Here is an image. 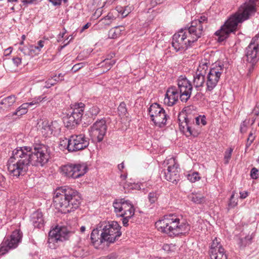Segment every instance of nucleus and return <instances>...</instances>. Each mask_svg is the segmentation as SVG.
Returning a JSON list of instances; mask_svg holds the SVG:
<instances>
[{
    "mask_svg": "<svg viewBox=\"0 0 259 259\" xmlns=\"http://www.w3.org/2000/svg\"><path fill=\"white\" fill-rule=\"evenodd\" d=\"M50 158L49 147L42 143L14 149L7 162L9 174L16 178L24 175L30 165L43 166Z\"/></svg>",
    "mask_w": 259,
    "mask_h": 259,
    "instance_id": "f257e3e1",
    "label": "nucleus"
},
{
    "mask_svg": "<svg viewBox=\"0 0 259 259\" xmlns=\"http://www.w3.org/2000/svg\"><path fill=\"white\" fill-rule=\"evenodd\" d=\"M258 0H247L241 5L238 10L226 21L221 28L215 32L219 41L227 38L230 34L235 32L239 24L249 19L256 12V3Z\"/></svg>",
    "mask_w": 259,
    "mask_h": 259,
    "instance_id": "f03ea898",
    "label": "nucleus"
},
{
    "mask_svg": "<svg viewBox=\"0 0 259 259\" xmlns=\"http://www.w3.org/2000/svg\"><path fill=\"white\" fill-rule=\"evenodd\" d=\"M78 192L68 186L57 189L54 192L53 203L56 209L66 213L77 209L80 204Z\"/></svg>",
    "mask_w": 259,
    "mask_h": 259,
    "instance_id": "7ed1b4c3",
    "label": "nucleus"
},
{
    "mask_svg": "<svg viewBox=\"0 0 259 259\" xmlns=\"http://www.w3.org/2000/svg\"><path fill=\"white\" fill-rule=\"evenodd\" d=\"M155 225L159 231L170 237L186 234L190 230V226L186 221L174 214L164 215L162 219L157 221Z\"/></svg>",
    "mask_w": 259,
    "mask_h": 259,
    "instance_id": "20e7f679",
    "label": "nucleus"
},
{
    "mask_svg": "<svg viewBox=\"0 0 259 259\" xmlns=\"http://www.w3.org/2000/svg\"><path fill=\"white\" fill-rule=\"evenodd\" d=\"M207 18L202 16L198 19L191 21L190 26L183 29L188 35L189 41L192 44L200 38L204 32V27L206 26Z\"/></svg>",
    "mask_w": 259,
    "mask_h": 259,
    "instance_id": "39448f33",
    "label": "nucleus"
},
{
    "mask_svg": "<svg viewBox=\"0 0 259 259\" xmlns=\"http://www.w3.org/2000/svg\"><path fill=\"white\" fill-rule=\"evenodd\" d=\"M71 234V231L66 226H56L49 233V247L52 249L56 248L61 242L68 239Z\"/></svg>",
    "mask_w": 259,
    "mask_h": 259,
    "instance_id": "423d86ee",
    "label": "nucleus"
},
{
    "mask_svg": "<svg viewBox=\"0 0 259 259\" xmlns=\"http://www.w3.org/2000/svg\"><path fill=\"white\" fill-rule=\"evenodd\" d=\"M85 104L82 102L75 103L71 107V111L64 117V121L68 127H72L79 124L83 119Z\"/></svg>",
    "mask_w": 259,
    "mask_h": 259,
    "instance_id": "0eeeda50",
    "label": "nucleus"
},
{
    "mask_svg": "<svg viewBox=\"0 0 259 259\" xmlns=\"http://www.w3.org/2000/svg\"><path fill=\"white\" fill-rule=\"evenodd\" d=\"M100 228L102 231V239H104L107 243H114L121 235V226L117 222L105 224L102 228V227Z\"/></svg>",
    "mask_w": 259,
    "mask_h": 259,
    "instance_id": "6e6552de",
    "label": "nucleus"
},
{
    "mask_svg": "<svg viewBox=\"0 0 259 259\" xmlns=\"http://www.w3.org/2000/svg\"><path fill=\"white\" fill-rule=\"evenodd\" d=\"M114 211L117 216L132 217L135 214L134 206L132 203L125 198L116 199L113 203Z\"/></svg>",
    "mask_w": 259,
    "mask_h": 259,
    "instance_id": "1a4fd4ad",
    "label": "nucleus"
},
{
    "mask_svg": "<svg viewBox=\"0 0 259 259\" xmlns=\"http://www.w3.org/2000/svg\"><path fill=\"white\" fill-rule=\"evenodd\" d=\"M223 71L224 65L220 63L215 64L210 69L206 80V91L211 92L217 86Z\"/></svg>",
    "mask_w": 259,
    "mask_h": 259,
    "instance_id": "9d476101",
    "label": "nucleus"
},
{
    "mask_svg": "<svg viewBox=\"0 0 259 259\" xmlns=\"http://www.w3.org/2000/svg\"><path fill=\"white\" fill-rule=\"evenodd\" d=\"M63 175L68 178L73 179L79 178L83 176L88 170L86 164H66L61 166Z\"/></svg>",
    "mask_w": 259,
    "mask_h": 259,
    "instance_id": "9b49d317",
    "label": "nucleus"
},
{
    "mask_svg": "<svg viewBox=\"0 0 259 259\" xmlns=\"http://www.w3.org/2000/svg\"><path fill=\"white\" fill-rule=\"evenodd\" d=\"M148 110L151 119L155 125L162 127L166 124L167 116L165 110L159 104H152Z\"/></svg>",
    "mask_w": 259,
    "mask_h": 259,
    "instance_id": "f8f14e48",
    "label": "nucleus"
},
{
    "mask_svg": "<svg viewBox=\"0 0 259 259\" xmlns=\"http://www.w3.org/2000/svg\"><path fill=\"white\" fill-rule=\"evenodd\" d=\"M189 41L186 32L181 29L173 35L172 46L176 52L184 51L192 46V42Z\"/></svg>",
    "mask_w": 259,
    "mask_h": 259,
    "instance_id": "ddd939ff",
    "label": "nucleus"
},
{
    "mask_svg": "<svg viewBox=\"0 0 259 259\" xmlns=\"http://www.w3.org/2000/svg\"><path fill=\"white\" fill-rule=\"evenodd\" d=\"M22 233L19 230L14 231L10 238H5L0 246V255L6 254L11 249L15 248L20 242Z\"/></svg>",
    "mask_w": 259,
    "mask_h": 259,
    "instance_id": "4468645a",
    "label": "nucleus"
},
{
    "mask_svg": "<svg viewBox=\"0 0 259 259\" xmlns=\"http://www.w3.org/2000/svg\"><path fill=\"white\" fill-rule=\"evenodd\" d=\"M177 89L180 94V99L183 102H186L190 98L192 91L191 82L184 76H180L177 80Z\"/></svg>",
    "mask_w": 259,
    "mask_h": 259,
    "instance_id": "2eb2a0df",
    "label": "nucleus"
},
{
    "mask_svg": "<svg viewBox=\"0 0 259 259\" xmlns=\"http://www.w3.org/2000/svg\"><path fill=\"white\" fill-rule=\"evenodd\" d=\"M106 121L104 118L97 120L90 128V136L101 142L107 131Z\"/></svg>",
    "mask_w": 259,
    "mask_h": 259,
    "instance_id": "dca6fc26",
    "label": "nucleus"
},
{
    "mask_svg": "<svg viewBox=\"0 0 259 259\" xmlns=\"http://www.w3.org/2000/svg\"><path fill=\"white\" fill-rule=\"evenodd\" d=\"M206 60L201 61L193 76V84L197 91H200L205 81V75L208 69Z\"/></svg>",
    "mask_w": 259,
    "mask_h": 259,
    "instance_id": "f3484780",
    "label": "nucleus"
},
{
    "mask_svg": "<svg viewBox=\"0 0 259 259\" xmlns=\"http://www.w3.org/2000/svg\"><path fill=\"white\" fill-rule=\"evenodd\" d=\"M70 152H75L84 149L89 145V139L84 135L70 136Z\"/></svg>",
    "mask_w": 259,
    "mask_h": 259,
    "instance_id": "a211bd4d",
    "label": "nucleus"
},
{
    "mask_svg": "<svg viewBox=\"0 0 259 259\" xmlns=\"http://www.w3.org/2000/svg\"><path fill=\"white\" fill-rule=\"evenodd\" d=\"M172 164L167 167L166 171H164L165 179L172 183H177L181 179L180 175V168L175 159L171 158Z\"/></svg>",
    "mask_w": 259,
    "mask_h": 259,
    "instance_id": "6ab92c4d",
    "label": "nucleus"
},
{
    "mask_svg": "<svg viewBox=\"0 0 259 259\" xmlns=\"http://www.w3.org/2000/svg\"><path fill=\"white\" fill-rule=\"evenodd\" d=\"M180 94L176 87L168 88L165 95L164 103L168 106H172L178 101Z\"/></svg>",
    "mask_w": 259,
    "mask_h": 259,
    "instance_id": "aec40b11",
    "label": "nucleus"
},
{
    "mask_svg": "<svg viewBox=\"0 0 259 259\" xmlns=\"http://www.w3.org/2000/svg\"><path fill=\"white\" fill-rule=\"evenodd\" d=\"M245 56L247 62L255 65L259 60V49L249 44L245 49Z\"/></svg>",
    "mask_w": 259,
    "mask_h": 259,
    "instance_id": "412c9836",
    "label": "nucleus"
},
{
    "mask_svg": "<svg viewBox=\"0 0 259 259\" xmlns=\"http://www.w3.org/2000/svg\"><path fill=\"white\" fill-rule=\"evenodd\" d=\"M183 120L181 121V116L179 117V126L180 130L185 132L186 129V132L188 133L187 134V136H196V133L193 131L192 128V124H194V119H191L188 117V116H183Z\"/></svg>",
    "mask_w": 259,
    "mask_h": 259,
    "instance_id": "4be33fe9",
    "label": "nucleus"
},
{
    "mask_svg": "<svg viewBox=\"0 0 259 259\" xmlns=\"http://www.w3.org/2000/svg\"><path fill=\"white\" fill-rule=\"evenodd\" d=\"M59 128V124L56 121L50 122L45 120L41 122V133L46 137L50 136L53 132L56 131Z\"/></svg>",
    "mask_w": 259,
    "mask_h": 259,
    "instance_id": "5701e85b",
    "label": "nucleus"
},
{
    "mask_svg": "<svg viewBox=\"0 0 259 259\" xmlns=\"http://www.w3.org/2000/svg\"><path fill=\"white\" fill-rule=\"evenodd\" d=\"M100 111L101 109L97 105L90 106L86 109L83 116V120L88 123L93 122Z\"/></svg>",
    "mask_w": 259,
    "mask_h": 259,
    "instance_id": "b1692460",
    "label": "nucleus"
},
{
    "mask_svg": "<svg viewBox=\"0 0 259 259\" xmlns=\"http://www.w3.org/2000/svg\"><path fill=\"white\" fill-rule=\"evenodd\" d=\"M30 222L35 228H41L44 225L42 213L39 210L33 212L30 216Z\"/></svg>",
    "mask_w": 259,
    "mask_h": 259,
    "instance_id": "393cba45",
    "label": "nucleus"
},
{
    "mask_svg": "<svg viewBox=\"0 0 259 259\" xmlns=\"http://www.w3.org/2000/svg\"><path fill=\"white\" fill-rule=\"evenodd\" d=\"M45 99L46 97L39 96L33 99L31 102L22 104L20 107L18 108V111L20 112V114L22 115L26 114L28 111L29 107L32 106L33 105H36L40 102L44 100H46Z\"/></svg>",
    "mask_w": 259,
    "mask_h": 259,
    "instance_id": "a878e982",
    "label": "nucleus"
},
{
    "mask_svg": "<svg viewBox=\"0 0 259 259\" xmlns=\"http://www.w3.org/2000/svg\"><path fill=\"white\" fill-rule=\"evenodd\" d=\"M91 240L92 244L97 248L102 243L105 242L104 239H102V231L101 229H94L91 234Z\"/></svg>",
    "mask_w": 259,
    "mask_h": 259,
    "instance_id": "bb28decb",
    "label": "nucleus"
},
{
    "mask_svg": "<svg viewBox=\"0 0 259 259\" xmlns=\"http://www.w3.org/2000/svg\"><path fill=\"white\" fill-rule=\"evenodd\" d=\"M16 101V97L15 95H11L6 98H3L0 101V105L3 106L1 109L6 110L7 111L10 110L12 106Z\"/></svg>",
    "mask_w": 259,
    "mask_h": 259,
    "instance_id": "cd10ccee",
    "label": "nucleus"
},
{
    "mask_svg": "<svg viewBox=\"0 0 259 259\" xmlns=\"http://www.w3.org/2000/svg\"><path fill=\"white\" fill-rule=\"evenodd\" d=\"M220 239L215 238L213 240L209 250V255L218 253V252H225L224 248L220 243Z\"/></svg>",
    "mask_w": 259,
    "mask_h": 259,
    "instance_id": "c85d7f7f",
    "label": "nucleus"
},
{
    "mask_svg": "<svg viewBox=\"0 0 259 259\" xmlns=\"http://www.w3.org/2000/svg\"><path fill=\"white\" fill-rule=\"evenodd\" d=\"M190 199L194 203L201 204L205 202V197L199 193H192L189 196Z\"/></svg>",
    "mask_w": 259,
    "mask_h": 259,
    "instance_id": "c756f323",
    "label": "nucleus"
},
{
    "mask_svg": "<svg viewBox=\"0 0 259 259\" xmlns=\"http://www.w3.org/2000/svg\"><path fill=\"white\" fill-rule=\"evenodd\" d=\"M252 238L250 236H246L244 238H240L238 243L241 249H244L246 246L251 243Z\"/></svg>",
    "mask_w": 259,
    "mask_h": 259,
    "instance_id": "7c9ffc66",
    "label": "nucleus"
},
{
    "mask_svg": "<svg viewBox=\"0 0 259 259\" xmlns=\"http://www.w3.org/2000/svg\"><path fill=\"white\" fill-rule=\"evenodd\" d=\"M121 31L119 26H116L110 29L108 32L109 38L112 39L117 38L120 36Z\"/></svg>",
    "mask_w": 259,
    "mask_h": 259,
    "instance_id": "2f4dec72",
    "label": "nucleus"
},
{
    "mask_svg": "<svg viewBox=\"0 0 259 259\" xmlns=\"http://www.w3.org/2000/svg\"><path fill=\"white\" fill-rule=\"evenodd\" d=\"M70 143V137L69 138H64L63 139H61L59 143L60 148L61 149H67L68 151L70 152V146L71 145Z\"/></svg>",
    "mask_w": 259,
    "mask_h": 259,
    "instance_id": "473e14b6",
    "label": "nucleus"
},
{
    "mask_svg": "<svg viewBox=\"0 0 259 259\" xmlns=\"http://www.w3.org/2000/svg\"><path fill=\"white\" fill-rule=\"evenodd\" d=\"M116 61L115 60H111L109 58L105 59L102 62L100 63L102 67L105 65L107 70L110 69L111 67L115 64Z\"/></svg>",
    "mask_w": 259,
    "mask_h": 259,
    "instance_id": "72a5a7b5",
    "label": "nucleus"
},
{
    "mask_svg": "<svg viewBox=\"0 0 259 259\" xmlns=\"http://www.w3.org/2000/svg\"><path fill=\"white\" fill-rule=\"evenodd\" d=\"M114 20V17L112 15H108L103 18H102L99 22L104 25L109 26L112 22Z\"/></svg>",
    "mask_w": 259,
    "mask_h": 259,
    "instance_id": "f704fd0d",
    "label": "nucleus"
},
{
    "mask_svg": "<svg viewBox=\"0 0 259 259\" xmlns=\"http://www.w3.org/2000/svg\"><path fill=\"white\" fill-rule=\"evenodd\" d=\"M187 179L192 183H194L200 180V177L197 172H193L187 175Z\"/></svg>",
    "mask_w": 259,
    "mask_h": 259,
    "instance_id": "c9c22d12",
    "label": "nucleus"
},
{
    "mask_svg": "<svg viewBox=\"0 0 259 259\" xmlns=\"http://www.w3.org/2000/svg\"><path fill=\"white\" fill-rule=\"evenodd\" d=\"M118 112L120 116H124L126 112L127 109L125 103L121 102L118 107Z\"/></svg>",
    "mask_w": 259,
    "mask_h": 259,
    "instance_id": "e433bc0d",
    "label": "nucleus"
},
{
    "mask_svg": "<svg viewBox=\"0 0 259 259\" xmlns=\"http://www.w3.org/2000/svg\"><path fill=\"white\" fill-rule=\"evenodd\" d=\"M211 259H228V256L225 252H221L210 255Z\"/></svg>",
    "mask_w": 259,
    "mask_h": 259,
    "instance_id": "4c0bfd02",
    "label": "nucleus"
},
{
    "mask_svg": "<svg viewBox=\"0 0 259 259\" xmlns=\"http://www.w3.org/2000/svg\"><path fill=\"white\" fill-rule=\"evenodd\" d=\"M158 196H159V195L156 192H150L148 194V199H149V202L151 203H155L157 201V200L158 198Z\"/></svg>",
    "mask_w": 259,
    "mask_h": 259,
    "instance_id": "58836bf2",
    "label": "nucleus"
},
{
    "mask_svg": "<svg viewBox=\"0 0 259 259\" xmlns=\"http://www.w3.org/2000/svg\"><path fill=\"white\" fill-rule=\"evenodd\" d=\"M194 119L197 125L201 124L202 125H205L206 124V118L204 116H197Z\"/></svg>",
    "mask_w": 259,
    "mask_h": 259,
    "instance_id": "ea45409f",
    "label": "nucleus"
},
{
    "mask_svg": "<svg viewBox=\"0 0 259 259\" xmlns=\"http://www.w3.org/2000/svg\"><path fill=\"white\" fill-rule=\"evenodd\" d=\"M57 82H59V80H56V78H55L54 76L52 77L46 82L45 87L46 88H50L55 84Z\"/></svg>",
    "mask_w": 259,
    "mask_h": 259,
    "instance_id": "a19ab883",
    "label": "nucleus"
},
{
    "mask_svg": "<svg viewBox=\"0 0 259 259\" xmlns=\"http://www.w3.org/2000/svg\"><path fill=\"white\" fill-rule=\"evenodd\" d=\"M232 152L233 149H232L231 148H229V149L225 151L224 155V160L225 164H228L229 163V161L231 157Z\"/></svg>",
    "mask_w": 259,
    "mask_h": 259,
    "instance_id": "79ce46f5",
    "label": "nucleus"
},
{
    "mask_svg": "<svg viewBox=\"0 0 259 259\" xmlns=\"http://www.w3.org/2000/svg\"><path fill=\"white\" fill-rule=\"evenodd\" d=\"M249 44L259 49V33L252 37Z\"/></svg>",
    "mask_w": 259,
    "mask_h": 259,
    "instance_id": "37998d69",
    "label": "nucleus"
},
{
    "mask_svg": "<svg viewBox=\"0 0 259 259\" xmlns=\"http://www.w3.org/2000/svg\"><path fill=\"white\" fill-rule=\"evenodd\" d=\"M162 248L164 251L167 252H171L174 251V249H175V245L172 244H165L163 245Z\"/></svg>",
    "mask_w": 259,
    "mask_h": 259,
    "instance_id": "c03bdc74",
    "label": "nucleus"
},
{
    "mask_svg": "<svg viewBox=\"0 0 259 259\" xmlns=\"http://www.w3.org/2000/svg\"><path fill=\"white\" fill-rule=\"evenodd\" d=\"M234 197V194L233 193L230 197V202L228 204V206L230 208H233L237 205V202L233 200Z\"/></svg>",
    "mask_w": 259,
    "mask_h": 259,
    "instance_id": "a18cd8bd",
    "label": "nucleus"
},
{
    "mask_svg": "<svg viewBox=\"0 0 259 259\" xmlns=\"http://www.w3.org/2000/svg\"><path fill=\"white\" fill-rule=\"evenodd\" d=\"M254 139V137L253 136L252 134H250L249 137L247 140V143L246 144V148H248L251 144L252 142Z\"/></svg>",
    "mask_w": 259,
    "mask_h": 259,
    "instance_id": "49530a36",
    "label": "nucleus"
},
{
    "mask_svg": "<svg viewBox=\"0 0 259 259\" xmlns=\"http://www.w3.org/2000/svg\"><path fill=\"white\" fill-rule=\"evenodd\" d=\"M258 170L255 167H253L251 169L250 171V176L253 179H256L257 178V172Z\"/></svg>",
    "mask_w": 259,
    "mask_h": 259,
    "instance_id": "de8ad7c7",
    "label": "nucleus"
},
{
    "mask_svg": "<svg viewBox=\"0 0 259 259\" xmlns=\"http://www.w3.org/2000/svg\"><path fill=\"white\" fill-rule=\"evenodd\" d=\"M83 65H84L83 63L76 64L72 67V70L73 71H74V72H76L77 70H78L79 69H80V68H81L83 66Z\"/></svg>",
    "mask_w": 259,
    "mask_h": 259,
    "instance_id": "09e8293b",
    "label": "nucleus"
},
{
    "mask_svg": "<svg viewBox=\"0 0 259 259\" xmlns=\"http://www.w3.org/2000/svg\"><path fill=\"white\" fill-rule=\"evenodd\" d=\"M120 217L123 218V219H122L123 225L125 227L127 226L128 225V220L132 217H128V215L120 216Z\"/></svg>",
    "mask_w": 259,
    "mask_h": 259,
    "instance_id": "8fccbe9b",
    "label": "nucleus"
},
{
    "mask_svg": "<svg viewBox=\"0 0 259 259\" xmlns=\"http://www.w3.org/2000/svg\"><path fill=\"white\" fill-rule=\"evenodd\" d=\"M99 259H117L116 254L112 253L107 256H102Z\"/></svg>",
    "mask_w": 259,
    "mask_h": 259,
    "instance_id": "3c124183",
    "label": "nucleus"
},
{
    "mask_svg": "<svg viewBox=\"0 0 259 259\" xmlns=\"http://www.w3.org/2000/svg\"><path fill=\"white\" fill-rule=\"evenodd\" d=\"M54 6H60L61 5V0H48Z\"/></svg>",
    "mask_w": 259,
    "mask_h": 259,
    "instance_id": "603ef678",
    "label": "nucleus"
},
{
    "mask_svg": "<svg viewBox=\"0 0 259 259\" xmlns=\"http://www.w3.org/2000/svg\"><path fill=\"white\" fill-rule=\"evenodd\" d=\"M13 63L17 66H18L21 64V59L19 57H16L13 59Z\"/></svg>",
    "mask_w": 259,
    "mask_h": 259,
    "instance_id": "864d4df0",
    "label": "nucleus"
},
{
    "mask_svg": "<svg viewBox=\"0 0 259 259\" xmlns=\"http://www.w3.org/2000/svg\"><path fill=\"white\" fill-rule=\"evenodd\" d=\"M120 13L123 17H125L130 13V10H127V8H125L124 10H121Z\"/></svg>",
    "mask_w": 259,
    "mask_h": 259,
    "instance_id": "5fc2aeb1",
    "label": "nucleus"
},
{
    "mask_svg": "<svg viewBox=\"0 0 259 259\" xmlns=\"http://www.w3.org/2000/svg\"><path fill=\"white\" fill-rule=\"evenodd\" d=\"M45 41L43 40H39L38 41V46H35V48L39 51H40V49L42 48L44 46Z\"/></svg>",
    "mask_w": 259,
    "mask_h": 259,
    "instance_id": "6e6d98bb",
    "label": "nucleus"
},
{
    "mask_svg": "<svg viewBox=\"0 0 259 259\" xmlns=\"http://www.w3.org/2000/svg\"><path fill=\"white\" fill-rule=\"evenodd\" d=\"M240 198L244 199L248 196V193L247 191L240 192Z\"/></svg>",
    "mask_w": 259,
    "mask_h": 259,
    "instance_id": "4d7b16f0",
    "label": "nucleus"
},
{
    "mask_svg": "<svg viewBox=\"0 0 259 259\" xmlns=\"http://www.w3.org/2000/svg\"><path fill=\"white\" fill-rule=\"evenodd\" d=\"M12 52V47L8 48V49H7L5 50V55L6 56L9 55L10 54H11Z\"/></svg>",
    "mask_w": 259,
    "mask_h": 259,
    "instance_id": "13d9d810",
    "label": "nucleus"
},
{
    "mask_svg": "<svg viewBox=\"0 0 259 259\" xmlns=\"http://www.w3.org/2000/svg\"><path fill=\"white\" fill-rule=\"evenodd\" d=\"M91 25V23H87L84 25L80 30V33L82 32L85 29H88Z\"/></svg>",
    "mask_w": 259,
    "mask_h": 259,
    "instance_id": "bf43d9fd",
    "label": "nucleus"
},
{
    "mask_svg": "<svg viewBox=\"0 0 259 259\" xmlns=\"http://www.w3.org/2000/svg\"><path fill=\"white\" fill-rule=\"evenodd\" d=\"M124 167V163L123 162H122L121 163L118 165V168L119 170L121 171Z\"/></svg>",
    "mask_w": 259,
    "mask_h": 259,
    "instance_id": "052dcab7",
    "label": "nucleus"
},
{
    "mask_svg": "<svg viewBox=\"0 0 259 259\" xmlns=\"http://www.w3.org/2000/svg\"><path fill=\"white\" fill-rule=\"evenodd\" d=\"M64 75L62 73H59L58 75H55L54 76V78H63Z\"/></svg>",
    "mask_w": 259,
    "mask_h": 259,
    "instance_id": "680f3d73",
    "label": "nucleus"
},
{
    "mask_svg": "<svg viewBox=\"0 0 259 259\" xmlns=\"http://www.w3.org/2000/svg\"><path fill=\"white\" fill-rule=\"evenodd\" d=\"M13 115H18V116H21V115L20 114V112L18 111V109L17 108V110L13 113Z\"/></svg>",
    "mask_w": 259,
    "mask_h": 259,
    "instance_id": "e2e57ef3",
    "label": "nucleus"
},
{
    "mask_svg": "<svg viewBox=\"0 0 259 259\" xmlns=\"http://www.w3.org/2000/svg\"><path fill=\"white\" fill-rule=\"evenodd\" d=\"M85 230V227L84 226H81L80 228V231L82 233L84 232Z\"/></svg>",
    "mask_w": 259,
    "mask_h": 259,
    "instance_id": "0e129e2a",
    "label": "nucleus"
},
{
    "mask_svg": "<svg viewBox=\"0 0 259 259\" xmlns=\"http://www.w3.org/2000/svg\"><path fill=\"white\" fill-rule=\"evenodd\" d=\"M19 50L21 52H23L24 54H26V53L24 52L25 49H24V48H19Z\"/></svg>",
    "mask_w": 259,
    "mask_h": 259,
    "instance_id": "69168bd1",
    "label": "nucleus"
},
{
    "mask_svg": "<svg viewBox=\"0 0 259 259\" xmlns=\"http://www.w3.org/2000/svg\"><path fill=\"white\" fill-rule=\"evenodd\" d=\"M121 178H122L123 179H125L126 178V176H125V175H121Z\"/></svg>",
    "mask_w": 259,
    "mask_h": 259,
    "instance_id": "338daca9",
    "label": "nucleus"
},
{
    "mask_svg": "<svg viewBox=\"0 0 259 259\" xmlns=\"http://www.w3.org/2000/svg\"><path fill=\"white\" fill-rule=\"evenodd\" d=\"M66 30H65V32H63L62 34H60V35H61V37H64V34L66 33Z\"/></svg>",
    "mask_w": 259,
    "mask_h": 259,
    "instance_id": "774afa93",
    "label": "nucleus"
}]
</instances>
